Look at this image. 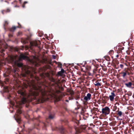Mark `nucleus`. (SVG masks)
Returning a JSON list of instances; mask_svg holds the SVG:
<instances>
[{"label": "nucleus", "instance_id": "obj_1", "mask_svg": "<svg viewBox=\"0 0 134 134\" xmlns=\"http://www.w3.org/2000/svg\"><path fill=\"white\" fill-rule=\"evenodd\" d=\"M22 59H27L28 57L25 54H21L19 58H18L17 56H12L10 57V61L14 62L15 64L19 67L21 66L22 64L21 63H17V60L18 59L19 61H20Z\"/></svg>", "mask_w": 134, "mask_h": 134}, {"label": "nucleus", "instance_id": "obj_28", "mask_svg": "<svg viewBox=\"0 0 134 134\" xmlns=\"http://www.w3.org/2000/svg\"><path fill=\"white\" fill-rule=\"evenodd\" d=\"M5 24H8L7 22V21H5Z\"/></svg>", "mask_w": 134, "mask_h": 134}, {"label": "nucleus", "instance_id": "obj_16", "mask_svg": "<svg viewBox=\"0 0 134 134\" xmlns=\"http://www.w3.org/2000/svg\"><path fill=\"white\" fill-rule=\"evenodd\" d=\"M94 85H95L97 86H100L101 85L100 83L98 82H96L95 83H94Z\"/></svg>", "mask_w": 134, "mask_h": 134}, {"label": "nucleus", "instance_id": "obj_4", "mask_svg": "<svg viewBox=\"0 0 134 134\" xmlns=\"http://www.w3.org/2000/svg\"><path fill=\"white\" fill-rule=\"evenodd\" d=\"M40 61L37 57L33 56L32 60L30 61L31 63H32L35 66H38L39 65V63Z\"/></svg>", "mask_w": 134, "mask_h": 134}, {"label": "nucleus", "instance_id": "obj_6", "mask_svg": "<svg viewBox=\"0 0 134 134\" xmlns=\"http://www.w3.org/2000/svg\"><path fill=\"white\" fill-rule=\"evenodd\" d=\"M40 43L39 41H34L30 42V45L31 46L30 48H32V46H37Z\"/></svg>", "mask_w": 134, "mask_h": 134}, {"label": "nucleus", "instance_id": "obj_10", "mask_svg": "<svg viewBox=\"0 0 134 134\" xmlns=\"http://www.w3.org/2000/svg\"><path fill=\"white\" fill-rule=\"evenodd\" d=\"M115 96V95L113 92H112L111 93V95L109 96V98L110 100L111 101H113L114 100V97Z\"/></svg>", "mask_w": 134, "mask_h": 134}, {"label": "nucleus", "instance_id": "obj_17", "mask_svg": "<svg viewBox=\"0 0 134 134\" xmlns=\"http://www.w3.org/2000/svg\"><path fill=\"white\" fill-rule=\"evenodd\" d=\"M16 112L18 114H21V111L20 109H19L17 110Z\"/></svg>", "mask_w": 134, "mask_h": 134}, {"label": "nucleus", "instance_id": "obj_9", "mask_svg": "<svg viewBox=\"0 0 134 134\" xmlns=\"http://www.w3.org/2000/svg\"><path fill=\"white\" fill-rule=\"evenodd\" d=\"M91 95L90 93H88L87 94V96H86L84 97V99L86 100H88L90 99Z\"/></svg>", "mask_w": 134, "mask_h": 134}, {"label": "nucleus", "instance_id": "obj_27", "mask_svg": "<svg viewBox=\"0 0 134 134\" xmlns=\"http://www.w3.org/2000/svg\"><path fill=\"white\" fill-rule=\"evenodd\" d=\"M2 13L3 14H4V13H3V11H2Z\"/></svg>", "mask_w": 134, "mask_h": 134}, {"label": "nucleus", "instance_id": "obj_25", "mask_svg": "<svg viewBox=\"0 0 134 134\" xmlns=\"http://www.w3.org/2000/svg\"><path fill=\"white\" fill-rule=\"evenodd\" d=\"M10 10L9 9H7V12H9L10 11Z\"/></svg>", "mask_w": 134, "mask_h": 134}, {"label": "nucleus", "instance_id": "obj_8", "mask_svg": "<svg viewBox=\"0 0 134 134\" xmlns=\"http://www.w3.org/2000/svg\"><path fill=\"white\" fill-rule=\"evenodd\" d=\"M14 117L17 122L19 123L20 121V119L19 115L17 114H16Z\"/></svg>", "mask_w": 134, "mask_h": 134}, {"label": "nucleus", "instance_id": "obj_29", "mask_svg": "<svg viewBox=\"0 0 134 134\" xmlns=\"http://www.w3.org/2000/svg\"><path fill=\"white\" fill-rule=\"evenodd\" d=\"M79 98V97L78 96V97H77V98H76V99H77Z\"/></svg>", "mask_w": 134, "mask_h": 134}, {"label": "nucleus", "instance_id": "obj_3", "mask_svg": "<svg viewBox=\"0 0 134 134\" xmlns=\"http://www.w3.org/2000/svg\"><path fill=\"white\" fill-rule=\"evenodd\" d=\"M18 93L19 94H20L21 95L23 96L22 99L21 101L20 102H19V104L20 105H21L22 104H24L27 101L26 98L25 97V93L21 90L19 91L18 92Z\"/></svg>", "mask_w": 134, "mask_h": 134}, {"label": "nucleus", "instance_id": "obj_19", "mask_svg": "<svg viewBox=\"0 0 134 134\" xmlns=\"http://www.w3.org/2000/svg\"><path fill=\"white\" fill-rule=\"evenodd\" d=\"M39 100L42 101L44 100V98L43 97H41L39 98Z\"/></svg>", "mask_w": 134, "mask_h": 134}, {"label": "nucleus", "instance_id": "obj_14", "mask_svg": "<svg viewBox=\"0 0 134 134\" xmlns=\"http://www.w3.org/2000/svg\"><path fill=\"white\" fill-rule=\"evenodd\" d=\"M18 27L13 26L11 29V31L12 32L14 31Z\"/></svg>", "mask_w": 134, "mask_h": 134}, {"label": "nucleus", "instance_id": "obj_7", "mask_svg": "<svg viewBox=\"0 0 134 134\" xmlns=\"http://www.w3.org/2000/svg\"><path fill=\"white\" fill-rule=\"evenodd\" d=\"M120 74L122 75V76L124 78L125 77L127 74H128V75L129 74V73L128 72V71L126 70H124L122 71Z\"/></svg>", "mask_w": 134, "mask_h": 134}, {"label": "nucleus", "instance_id": "obj_21", "mask_svg": "<svg viewBox=\"0 0 134 134\" xmlns=\"http://www.w3.org/2000/svg\"><path fill=\"white\" fill-rule=\"evenodd\" d=\"M22 42H23L24 43H26L27 42V41H26V40H23L22 41Z\"/></svg>", "mask_w": 134, "mask_h": 134}, {"label": "nucleus", "instance_id": "obj_12", "mask_svg": "<svg viewBox=\"0 0 134 134\" xmlns=\"http://www.w3.org/2000/svg\"><path fill=\"white\" fill-rule=\"evenodd\" d=\"M132 85V83L131 82H129L128 83H126V85L128 87H130Z\"/></svg>", "mask_w": 134, "mask_h": 134}, {"label": "nucleus", "instance_id": "obj_22", "mask_svg": "<svg viewBox=\"0 0 134 134\" xmlns=\"http://www.w3.org/2000/svg\"><path fill=\"white\" fill-rule=\"evenodd\" d=\"M63 73H62L61 71H59L58 72V74L59 75H62Z\"/></svg>", "mask_w": 134, "mask_h": 134}, {"label": "nucleus", "instance_id": "obj_20", "mask_svg": "<svg viewBox=\"0 0 134 134\" xmlns=\"http://www.w3.org/2000/svg\"><path fill=\"white\" fill-rule=\"evenodd\" d=\"M53 117H54V116L52 115H50L49 116V118L51 119H53Z\"/></svg>", "mask_w": 134, "mask_h": 134}, {"label": "nucleus", "instance_id": "obj_23", "mask_svg": "<svg viewBox=\"0 0 134 134\" xmlns=\"http://www.w3.org/2000/svg\"><path fill=\"white\" fill-rule=\"evenodd\" d=\"M60 71L62 73H63L64 72V71L63 69H62Z\"/></svg>", "mask_w": 134, "mask_h": 134}, {"label": "nucleus", "instance_id": "obj_31", "mask_svg": "<svg viewBox=\"0 0 134 134\" xmlns=\"http://www.w3.org/2000/svg\"><path fill=\"white\" fill-rule=\"evenodd\" d=\"M118 56V55H117V56H116V57H117Z\"/></svg>", "mask_w": 134, "mask_h": 134}, {"label": "nucleus", "instance_id": "obj_26", "mask_svg": "<svg viewBox=\"0 0 134 134\" xmlns=\"http://www.w3.org/2000/svg\"><path fill=\"white\" fill-rule=\"evenodd\" d=\"M123 65L122 64H121L120 65V66L121 67V68H122L123 67Z\"/></svg>", "mask_w": 134, "mask_h": 134}, {"label": "nucleus", "instance_id": "obj_33", "mask_svg": "<svg viewBox=\"0 0 134 134\" xmlns=\"http://www.w3.org/2000/svg\"><path fill=\"white\" fill-rule=\"evenodd\" d=\"M66 101H68V100H66Z\"/></svg>", "mask_w": 134, "mask_h": 134}, {"label": "nucleus", "instance_id": "obj_30", "mask_svg": "<svg viewBox=\"0 0 134 134\" xmlns=\"http://www.w3.org/2000/svg\"><path fill=\"white\" fill-rule=\"evenodd\" d=\"M23 7H25L24 5H23Z\"/></svg>", "mask_w": 134, "mask_h": 134}, {"label": "nucleus", "instance_id": "obj_32", "mask_svg": "<svg viewBox=\"0 0 134 134\" xmlns=\"http://www.w3.org/2000/svg\"><path fill=\"white\" fill-rule=\"evenodd\" d=\"M0 83H2L0 81Z\"/></svg>", "mask_w": 134, "mask_h": 134}, {"label": "nucleus", "instance_id": "obj_15", "mask_svg": "<svg viewBox=\"0 0 134 134\" xmlns=\"http://www.w3.org/2000/svg\"><path fill=\"white\" fill-rule=\"evenodd\" d=\"M4 91L5 92H8L9 91V88L7 87H4Z\"/></svg>", "mask_w": 134, "mask_h": 134}, {"label": "nucleus", "instance_id": "obj_11", "mask_svg": "<svg viewBox=\"0 0 134 134\" xmlns=\"http://www.w3.org/2000/svg\"><path fill=\"white\" fill-rule=\"evenodd\" d=\"M31 68L30 69H28L27 70H26L25 71L26 73L27 74H30V75H31L32 74L31 73V71H30V70H31Z\"/></svg>", "mask_w": 134, "mask_h": 134}, {"label": "nucleus", "instance_id": "obj_2", "mask_svg": "<svg viewBox=\"0 0 134 134\" xmlns=\"http://www.w3.org/2000/svg\"><path fill=\"white\" fill-rule=\"evenodd\" d=\"M32 88L36 91H32L30 92V94L35 96H37L38 94V92L39 91L40 93L43 95H45L46 92L44 90H42L41 88L38 87H37L34 83H32L31 85Z\"/></svg>", "mask_w": 134, "mask_h": 134}, {"label": "nucleus", "instance_id": "obj_5", "mask_svg": "<svg viewBox=\"0 0 134 134\" xmlns=\"http://www.w3.org/2000/svg\"><path fill=\"white\" fill-rule=\"evenodd\" d=\"M110 109L108 107H106L102 109V112L105 115L109 114L110 113Z\"/></svg>", "mask_w": 134, "mask_h": 134}, {"label": "nucleus", "instance_id": "obj_24", "mask_svg": "<svg viewBox=\"0 0 134 134\" xmlns=\"http://www.w3.org/2000/svg\"><path fill=\"white\" fill-rule=\"evenodd\" d=\"M21 34V32H18V35H20V34Z\"/></svg>", "mask_w": 134, "mask_h": 134}, {"label": "nucleus", "instance_id": "obj_18", "mask_svg": "<svg viewBox=\"0 0 134 134\" xmlns=\"http://www.w3.org/2000/svg\"><path fill=\"white\" fill-rule=\"evenodd\" d=\"M118 114L119 116H121L122 115V112L121 111H119L118 112Z\"/></svg>", "mask_w": 134, "mask_h": 134}, {"label": "nucleus", "instance_id": "obj_13", "mask_svg": "<svg viewBox=\"0 0 134 134\" xmlns=\"http://www.w3.org/2000/svg\"><path fill=\"white\" fill-rule=\"evenodd\" d=\"M68 92L70 93L71 95H72L74 94V93L73 91L71 90H68Z\"/></svg>", "mask_w": 134, "mask_h": 134}]
</instances>
